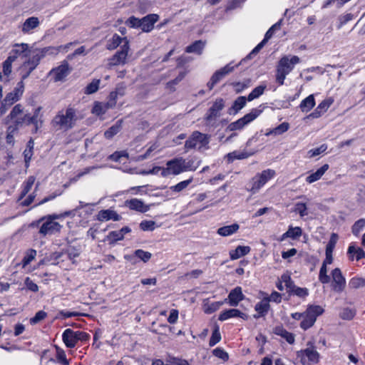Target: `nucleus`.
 <instances>
[{
    "label": "nucleus",
    "instance_id": "27",
    "mask_svg": "<svg viewBox=\"0 0 365 365\" xmlns=\"http://www.w3.org/2000/svg\"><path fill=\"white\" fill-rule=\"evenodd\" d=\"M329 168L328 164L322 165L316 172L311 173L306 178L307 182L311 184L321 179L324 174L328 170Z\"/></svg>",
    "mask_w": 365,
    "mask_h": 365
},
{
    "label": "nucleus",
    "instance_id": "39",
    "mask_svg": "<svg viewBox=\"0 0 365 365\" xmlns=\"http://www.w3.org/2000/svg\"><path fill=\"white\" fill-rule=\"evenodd\" d=\"M122 120H118L113 125H112L110 128H109L104 133V135L106 138L110 139L114 135H115L117 133L120 132L122 128Z\"/></svg>",
    "mask_w": 365,
    "mask_h": 365
},
{
    "label": "nucleus",
    "instance_id": "16",
    "mask_svg": "<svg viewBox=\"0 0 365 365\" xmlns=\"http://www.w3.org/2000/svg\"><path fill=\"white\" fill-rule=\"evenodd\" d=\"M333 279V289L336 292H341L346 286V280L339 268H335L331 272Z\"/></svg>",
    "mask_w": 365,
    "mask_h": 365
},
{
    "label": "nucleus",
    "instance_id": "3",
    "mask_svg": "<svg viewBox=\"0 0 365 365\" xmlns=\"http://www.w3.org/2000/svg\"><path fill=\"white\" fill-rule=\"evenodd\" d=\"M59 218L58 215H49L42 217L36 222L31 224V227H39V234L42 236L52 235L61 231L62 225L55 220Z\"/></svg>",
    "mask_w": 365,
    "mask_h": 365
},
{
    "label": "nucleus",
    "instance_id": "24",
    "mask_svg": "<svg viewBox=\"0 0 365 365\" xmlns=\"http://www.w3.org/2000/svg\"><path fill=\"white\" fill-rule=\"evenodd\" d=\"M24 113L25 112L24 106L21 104L19 103L13 107L10 113L7 116V118L13 121V125H16L19 118H21Z\"/></svg>",
    "mask_w": 365,
    "mask_h": 365
},
{
    "label": "nucleus",
    "instance_id": "11",
    "mask_svg": "<svg viewBox=\"0 0 365 365\" xmlns=\"http://www.w3.org/2000/svg\"><path fill=\"white\" fill-rule=\"evenodd\" d=\"M43 56V54H41L39 52L34 53L27 61L22 63L19 68V75L21 78V81L24 82V81L29 76L31 72L39 64Z\"/></svg>",
    "mask_w": 365,
    "mask_h": 365
},
{
    "label": "nucleus",
    "instance_id": "50",
    "mask_svg": "<svg viewBox=\"0 0 365 365\" xmlns=\"http://www.w3.org/2000/svg\"><path fill=\"white\" fill-rule=\"evenodd\" d=\"M192 181V178H190L186 180L181 181L178 182L177 185L171 186L170 189L175 192H180L182 190H185Z\"/></svg>",
    "mask_w": 365,
    "mask_h": 365
},
{
    "label": "nucleus",
    "instance_id": "59",
    "mask_svg": "<svg viewBox=\"0 0 365 365\" xmlns=\"http://www.w3.org/2000/svg\"><path fill=\"white\" fill-rule=\"evenodd\" d=\"M135 256L140 259L144 262H148L151 258V253L143 250H137L134 253Z\"/></svg>",
    "mask_w": 365,
    "mask_h": 365
},
{
    "label": "nucleus",
    "instance_id": "60",
    "mask_svg": "<svg viewBox=\"0 0 365 365\" xmlns=\"http://www.w3.org/2000/svg\"><path fill=\"white\" fill-rule=\"evenodd\" d=\"M18 129L16 126L9 125L7 128L6 142L9 144H14V134L17 132Z\"/></svg>",
    "mask_w": 365,
    "mask_h": 365
},
{
    "label": "nucleus",
    "instance_id": "1",
    "mask_svg": "<svg viewBox=\"0 0 365 365\" xmlns=\"http://www.w3.org/2000/svg\"><path fill=\"white\" fill-rule=\"evenodd\" d=\"M200 165V161L195 159L187 160L182 157L175 158L166 163V168L162 170L161 176L178 175L187 171H195Z\"/></svg>",
    "mask_w": 365,
    "mask_h": 365
},
{
    "label": "nucleus",
    "instance_id": "33",
    "mask_svg": "<svg viewBox=\"0 0 365 365\" xmlns=\"http://www.w3.org/2000/svg\"><path fill=\"white\" fill-rule=\"evenodd\" d=\"M250 250L249 246H237L235 250L230 252V258L232 260L237 259L247 255Z\"/></svg>",
    "mask_w": 365,
    "mask_h": 365
},
{
    "label": "nucleus",
    "instance_id": "30",
    "mask_svg": "<svg viewBox=\"0 0 365 365\" xmlns=\"http://www.w3.org/2000/svg\"><path fill=\"white\" fill-rule=\"evenodd\" d=\"M255 153V150L252 151H247L245 150H235L232 153H228L227 157L230 160H242L247 158L252 155H254Z\"/></svg>",
    "mask_w": 365,
    "mask_h": 365
},
{
    "label": "nucleus",
    "instance_id": "40",
    "mask_svg": "<svg viewBox=\"0 0 365 365\" xmlns=\"http://www.w3.org/2000/svg\"><path fill=\"white\" fill-rule=\"evenodd\" d=\"M349 288L351 289H357L365 287V279L361 277H352L349 281Z\"/></svg>",
    "mask_w": 365,
    "mask_h": 365
},
{
    "label": "nucleus",
    "instance_id": "57",
    "mask_svg": "<svg viewBox=\"0 0 365 365\" xmlns=\"http://www.w3.org/2000/svg\"><path fill=\"white\" fill-rule=\"evenodd\" d=\"M365 227V220L364 219H360L357 220L354 225L352 226V232L354 235L357 236L361 231Z\"/></svg>",
    "mask_w": 365,
    "mask_h": 365
},
{
    "label": "nucleus",
    "instance_id": "45",
    "mask_svg": "<svg viewBox=\"0 0 365 365\" xmlns=\"http://www.w3.org/2000/svg\"><path fill=\"white\" fill-rule=\"evenodd\" d=\"M15 61V56H8L3 62V73L4 76H9L12 71V63Z\"/></svg>",
    "mask_w": 365,
    "mask_h": 365
},
{
    "label": "nucleus",
    "instance_id": "42",
    "mask_svg": "<svg viewBox=\"0 0 365 365\" xmlns=\"http://www.w3.org/2000/svg\"><path fill=\"white\" fill-rule=\"evenodd\" d=\"M307 357L311 362L316 363L318 361L319 353L313 348H307L302 351V357Z\"/></svg>",
    "mask_w": 365,
    "mask_h": 365
},
{
    "label": "nucleus",
    "instance_id": "8",
    "mask_svg": "<svg viewBox=\"0 0 365 365\" xmlns=\"http://www.w3.org/2000/svg\"><path fill=\"white\" fill-rule=\"evenodd\" d=\"M24 92V83L20 81L16 84L14 90L8 93L4 100L1 101L0 107V113L4 114L8 109L16 102L19 101Z\"/></svg>",
    "mask_w": 365,
    "mask_h": 365
},
{
    "label": "nucleus",
    "instance_id": "26",
    "mask_svg": "<svg viewBox=\"0 0 365 365\" xmlns=\"http://www.w3.org/2000/svg\"><path fill=\"white\" fill-rule=\"evenodd\" d=\"M125 42L129 45V41L126 37L122 38L118 34H115L108 41L106 47L108 50H114L120 44L125 45Z\"/></svg>",
    "mask_w": 365,
    "mask_h": 365
},
{
    "label": "nucleus",
    "instance_id": "5",
    "mask_svg": "<svg viewBox=\"0 0 365 365\" xmlns=\"http://www.w3.org/2000/svg\"><path fill=\"white\" fill-rule=\"evenodd\" d=\"M159 20V16L155 14H148L142 19L130 16L125 24L134 29H140L143 32H150L154 28V24Z\"/></svg>",
    "mask_w": 365,
    "mask_h": 365
},
{
    "label": "nucleus",
    "instance_id": "32",
    "mask_svg": "<svg viewBox=\"0 0 365 365\" xmlns=\"http://www.w3.org/2000/svg\"><path fill=\"white\" fill-rule=\"evenodd\" d=\"M240 228L237 223H234L230 225L224 226L217 229V233L222 237L230 236L235 233Z\"/></svg>",
    "mask_w": 365,
    "mask_h": 365
},
{
    "label": "nucleus",
    "instance_id": "41",
    "mask_svg": "<svg viewBox=\"0 0 365 365\" xmlns=\"http://www.w3.org/2000/svg\"><path fill=\"white\" fill-rule=\"evenodd\" d=\"M36 180V178L33 175L29 176L22 185V190L20 198H23L31 190Z\"/></svg>",
    "mask_w": 365,
    "mask_h": 365
},
{
    "label": "nucleus",
    "instance_id": "64",
    "mask_svg": "<svg viewBox=\"0 0 365 365\" xmlns=\"http://www.w3.org/2000/svg\"><path fill=\"white\" fill-rule=\"evenodd\" d=\"M68 257L70 259L73 260L75 258L78 257L80 255L81 250L80 249L70 246L66 250Z\"/></svg>",
    "mask_w": 365,
    "mask_h": 365
},
{
    "label": "nucleus",
    "instance_id": "7",
    "mask_svg": "<svg viewBox=\"0 0 365 365\" xmlns=\"http://www.w3.org/2000/svg\"><path fill=\"white\" fill-rule=\"evenodd\" d=\"M275 171L272 169H267L261 173H257L250 181L247 190L252 194L257 193L259 190L271 179L275 176Z\"/></svg>",
    "mask_w": 365,
    "mask_h": 365
},
{
    "label": "nucleus",
    "instance_id": "43",
    "mask_svg": "<svg viewBox=\"0 0 365 365\" xmlns=\"http://www.w3.org/2000/svg\"><path fill=\"white\" fill-rule=\"evenodd\" d=\"M330 264L331 263H326V260H324L319 270V279L322 284H327L329 282L330 278L329 276L327 275V266Z\"/></svg>",
    "mask_w": 365,
    "mask_h": 365
},
{
    "label": "nucleus",
    "instance_id": "63",
    "mask_svg": "<svg viewBox=\"0 0 365 365\" xmlns=\"http://www.w3.org/2000/svg\"><path fill=\"white\" fill-rule=\"evenodd\" d=\"M354 19V15L352 14H346L344 15H341L339 16V25L338 29H341L344 24H346L349 21H351Z\"/></svg>",
    "mask_w": 365,
    "mask_h": 365
},
{
    "label": "nucleus",
    "instance_id": "56",
    "mask_svg": "<svg viewBox=\"0 0 365 365\" xmlns=\"http://www.w3.org/2000/svg\"><path fill=\"white\" fill-rule=\"evenodd\" d=\"M221 340V334L219 330V328L217 327L213 330L212 333V336L210 339L209 345L210 346H215L216 344H217Z\"/></svg>",
    "mask_w": 365,
    "mask_h": 365
},
{
    "label": "nucleus",
    "instance_id": "47",
    "mask_svg": "<svg viewBox=\"0 0 365 365\" xmlns=\"http://www.w3.org/2000/svg\"><path fill=\"white\" fill-rule=\"evenodd\" d=\"M101 81L99 79H93L86 88L84 93L90 95L96 93L98 88Z\"/></svg>",
    "mask_w": 365,
    "mask_h": 365
},
{
    "label": "nucleus",
    "instance_id": "21",
    "mask_svg": "<svg viewBox=\"0 0 365 365\" xmlns=\"http://www.w3.org/2000/svg\"><path fill=\"white\" fill-rule=\"evenodd\" d=\"M334 101L331 98L322 101L315 110L309 115V117L317 118L324 113L333 103Z\"/></svg>",
    "mask_w": 365,
    "mask_h": 365
},
{
    "label": "nucleus",
    "instance_id": "25",
    "mask_svg": "<svg viewBox=\"0 0 365 365\" xmlns=\"http://www.w3.org/2000/svg\"><path fill=\"white\" fill-rule=\"evenodd\" d=\"M273 333L276 335L280 336L290 344H292L294 342V335L287 331L282 326H277L274 327Z\"/></svg>",
    "mask_w": 365,
    "mask_h": 365
},
{
    "label": "nucleus",
    "instance_id": "34",
    "mask_svg": "<svg viewBox=\"0 0 365 365\" xmlns=\"http://www.w3.org/2000/svg\"><path fill=\"white\" fill-rule=\"evenodd\" d=\"M28 50L29 46L27 43H16L13 46L9 56H15L16 60L21 54L25 53V56H27Z\"/></svg>",
    "mask_w": 365,
    "mask_h": 365
},
{
    "label": "nucleus",
    "instance_id": "28",
    "mask_svg": "<svg viewBox=\"0 0 365 365\" xmlns=\"http://www.w3.org/2000/svg\"><path fill=\"white\" fill-rule=\"evenodd\" d=\"M270 307L269 299L267 297H264L262 301L258 302L255 307L258 315H255V318L264 316L269 311Z\"/></svg>",
    "mask_w": 365,
    "mask_h": 365
},
{
    "label": "nucleus",
    "instance_id": "18",
    "mask_svg": "<svg viewBox=\"0 0 365 365\" xmlns=\"http://www.w3.org/2000/svg\"><path fill=\"white\" fill-rule=\"evenodd\" d=\"M40 21L38 17L31 16L25 20V21L20 26L21 31L24 34L33 33V31L38 27Z\"/></svg>",
    "mask_w": 365,
    "mask_h": 365
},
{
    "label": "nucleus",
    "instance_id": "4",
    "mask_svg": "<svg viewBox=\"0 0 365 365\" xmlns=\"http://www.w3.org/2000/svg\"><path fill=\"white\" fill-rule=\"evenodd\" d=\"M300 63V58L297 56H284L282 57L277 66L276 81L279 85H283L286 76L292 72L294 66Z\"/></svg>",
    "mask_w": 365,
    "mask_h": 365
},
{
    "label": "nucleus",
    "instance_id": "37",
    "mask_svg": "<svg viewBox=\"0 0 365 365\" xmlns=\"http://www.w3.org/2000/svg\"><path fill=\"white\" fill-rule=\"evenodd\" d=\"M246 105V98L245 96H240L234 101L232 107L229 109L230 114H236Z\"/></svg>",
    "mask_w": 365,
    "mask_h": 365
},
{
    "label": "nucleus",
    "instance_id": "22",
    "mask_svg": "<svg viewBox=\"0 0 365 365\" xmlns=\"http://www.w3.org/2000/svg\"><path fill=\"white\" fill-rule=\"evenodd\" d=\"M121 217L114 210H102L98 212L97 215V220L98 221H108V220H113V221H119Z\"/></svg>",
    "mask_w": 365,
    "mask_h": 365
},
{
    "label": "nucleus",
    "instance_id": "36",
    "mask_svg": "<svg viewBox=\"0 0 365 365\" xmlns=\"http://www.w3.org/2000/svg\"><path fill=\"white\" fill-rule=\"evenodd\" d=\"M315 106V100L314 95H309L304 98L300 103L299 108L304 113L310 111Z\"/></svg>",
    "mask_w": 365,
    "mask_h": 365
},
{
    "label": "nucleus",
    "instance_id": "13",
    "mask_svg": "<svg viewBox=\"0 0 365 365\" xmlns=\"http://www.w3.org/2000/svg\"><path fill=\"white\" fill-rule=\"evenodd\" d=\"M262 113V110L259 108H253L252 110L245 115L242 118L238 119L237 120L231 123L227 129L230 131H234L237 130L242 129L246 125L253 121L255 118H257Z\"/></svg>",
    "mask_w": 365,
    "mask_h": 365
},
{
    "label": "nucleus",
    "instance_id": "35",
    "mask_svg": "<svg viewBox=\"0 0 365 365\" xmlns=\"http://www.w3.org/2000/svg\"><path fill=\"white\" fill-rule=\"evenodd\" d=\"M205 43L201 40L195 41L193 43L188 46L185 48L187 53H193L200 55L202 53Z\"/></svg>",
    "mask_w": 365,
    "mask_h": 365
},
{
    "label": "nucleus",
    "instance_id": "44",
    "mask_svg": "<svg viewBox=\"0 0 365 365\" xmlns=\"http://www.w3.org/2000/svg\"><path fill=\"white\" fill-rule=\"evenodd\" d=\"M283 19H280L278 21L276 24L272 25L268 31L266 32L264 37V42H267L269 39H270L272 36L274 35V32L276 31H278L281 29Z\"/></svg>",
    "mask_w": 365,
    "mask_h": 365
},
{
    "label": "nucleus",
    "instance_id": "51",
    "mask_svg": "<svg viewBox=\"0 0 365 365\" xmlns=\"http://www.w3.org/2000/svg\"><path fill=\"white\" fill-rule=\"evenodd\" d=\"M36 256V251L35 250H29L22 259V267H26L31 261H33Z\"/></svg>",
    "mask_w": 365,
    "mask_h": 365
},
{
    "label": "nucleus",
    "instance_id": "46",
    "mask_svg": "<svg viewBox=\"0 0 365 365\" xmlns=\"http://www.w3.org/2000/svg\"><path fill=\"white\" fill-rule=\"evenodd\" d=\"M266 88V86H259L254 88L252 92L247 96V101H252L255 98H259L261 95L263 94L264 90Z\"/></svg>",
    "mask_w": 365,
    "mask_h": 365
},
{
    "label": "nucleus",
    "instance_id": "38",
    "mask_svg": "<svg viewBox=\"0 0 365 365\" xmlns=\"http://www.w3.org/2000/svg\"><path fill=\"white\" fill-rule=\"evenodd\" d=\"M335 237H336V235L335 234H333L331 235V237L329 242V243L327 244V247H326V258L324 260H326V263H332V261H333V257H332V252H333V250H334V247L335 246Z\"/></svg>",
    "mask_w": 365,
    "mask_h": 365
},
{
    "label": "nucleus",
    "instance_id": "12",
    "mask_svg": "<svg viewBox=\"0 0 365 365\" xmlns=\"http://www.w3.org/2000/svg\"><path fill=\"white\" fill-rule=\"evenodd\" d=\"M88 338L89 336L86 332L75 331L71 329H66L62 334L63 341L68 348H73L78 341H86Z\"/></svg>",
    "mask_w": 365,
    "mask_h": 365
},
{
    "label": "nucleus",
    "instance_id": "23",
    "mask_svg": "<svg viewBox=\"0 0 365 365\" xmlns=\"http://www.w3.org/2000/svg\"><path fill=\"white\" fill-rule=\"evenodd\" d=\"M243 299L244 295L240 287H235L230 292L228 295L229 304L232 307L237 306L239 302H241Z\"/></svg>",
    "mask_w": 365,
    "mask_h": 365
},
{
    "label": "nucleus",
    "instance_id": "62",
    "mask_svg": "<svg viewBox=\"0 0 365 365\" xmlns=\"http://www.w3.org/2000/svg\"><path fill=\"white\" fill-rule=\"evenodd\" d=\"M56 358L58 362L63 365H68L69 362L66 359L65 351L58 347H56Z\"/></svg>",
    "mask_w": 365,
    "mask_h": 365
},
{
    "label": "nucleus",
    "instance_id": "9",
    "mask_svg": "<svg viewBox=\"0 0 365 365\" xmlns=\"http://www.w3.org/2000/svg\"><path fill=\"white\" fill-rule=\"evenodd\" d=\"M209 143L210 135L202 133L199 131H194L185 141V152L195 148L198 150H200L202 148L207 149Z\"/></svg>",
    "mask_w": 365,
    "mask_h": 365
},
{
    "label": "nucleus",
    "instance_id": "53",
    "mask_svg": "<svg viewBox=\"0 0 365 365\" xmlns=\"http://www.w3.org/2000/svg\"><path fill=\"white\" fill-rule=\"evenodd\" d=\"M287 232L289 233V238L292 240L298 239L302 235V230L299 227H289Z\"/></svg>",
    "mask_w": 365,
    "mask_h": 365
},
{
    "label": "nucleus",
    "instance_id": "61",
    "mask_svg": "<svg viewBox=\"0 0 365 365\" xmlns=\"http://www.w3.org/2000/svg\"><path fill=\"white\" fill-rule=\"evenodd\" d=\"M327 149V145L325 144L322 145L319 148L311 149L308 151L307 155L309 158H314L324 153Z\"/></svg>",
    "mask_w": 365,
    "mask_h": 365
},
{
    "label": "nucleus",
    "instance_id": "48",
    "mask_svg": "<svg viewBox=\"0 0 365 365\" xmlns=\"http://www.w3.org/2000/svg\"><path fill=\"white\" fill-rule=\"evenodd\" d=\"M106 240L110 244H114L118 241L123 240V237L119 230L112 231L106 236Z\"/></svg>",
    "mask_w": 365,
    "mask_h": 365
},
{
    "label": "nucleus",
    "instance_id": "29",
    "mask_svg": "<svg viewBox=\"0 0 365 365\" xmlns=\"http://www.w3.org/2000/svg\"><path fill=\"white\" fill-rule=\"evenodd\" d=\"M234 68L235 66H232L231 63H228L223 68L215 71L212 76V77L217 82H219L225 76L232 72L234 71Z\"/></svg>",
    "mask_w": 365,
    "mask_h": 365
},
{
    "label": "nucleus",
    "instance_id": "49",
    "mask_svg": "<svg viewBox=\"0 0 365 365\" xmlns=\"http://www.w3.org/2000/svg\"><path fill=\"white\" fill-rule=\"evenodd\" d=\"M294 212L298 213L301 217L308 215L307 207L304 202H297L294 205Z\"/></svg>",
    "mask_w": 365,
    "mask_h": 365
},
{
    "label": "nucleus",
    "instance_id": "54",
    "mask_svg": "<svg viewBox=\"0 0 365 365\" xmlns=\"http://www.w3.org/2000/svg\"><path fill=\"white\" fill-rule=\"evenodd\" d=\"M250 84V80L247 79L244 81L243 82H233L231 83V85L235 88V91L236 93H240L244 89L248 88Z\"/></svg>",
    "mask_w": 365,
    "mask_h": 365
},
{
    "label": "nucleus",
    "instance_id": "17",
    "mask_svg": "<svg viewBox=\"0 0 365 365\" xmlns=\"http://www.w3.org/2000/svg\"><path fill=\"white\" fill-rule=\"evenodd\" d=\"M129 51V45L125 42V45H122L120 50L111 58L110 64L113 66L117 65H123L126 62V58L128 56Z\"/></svg>",
    "mask_w": 365,
    "mask_h": 365
},
{
    "label": "nucleus",
    "instance_id": "52",
    "mask_svg": "<svg viewBox=\"0 0 365 365\" xmlns=\"http://www.w3.org/2000/svg\"><path fill=\"white\" fill-rule=\"evenodd\" d=\"M289 292L301 298H305L309 294V290L307 288L299 287L296 285Z\"/></svg>",
    "mask_w": 365,
    "mask_h": 365
},
{
    "label": "nucleus",
    "instance_id": "14",
    "mask_svg": "<svg viewBox=\"0 0 365 365\" xmlns=\"http://www.w3.org/2000/svg\"><path fill=\"white\" fill-rule=\"evenodd\" d=\"M71 68L68 61H63L58 66L52 68L49 71L48 76L54 82L62 81L71 73Z\"/></svg>",
    "mask_w": 365,
    "mask_h": 365
},
{
    "label": "nucleus",
    "instance_id": "20",
    "mask_svg": "<svg viewBox=\"0 0 365 365\" xmlns=\"http://www.w3.org/2000/svg\"><path fill=\"white\" fill-rule=\"evenodd\" d=\"M233 317H240L243 319H247L248 316L237 309H226L220 313L218 319L220 321H225Z\"/></svg>",
    "mask_w": 365,
    "mask_h": 365
},
{
    "label": "nucleus",
    "instance_id": "19",
    "mask_svg": "<svg viewBox=\"0 0 365 365\" xmlns=\"http://www.w3.org/2000/svg\"><path fill=\"white\" fill-rule=\"evenodd\" d=\"M125 205L132 210L140 212H145L150 210L149 205L144 204L142 200L137 198L125 200Z\"/></svg>",
    "mask_w": 365,
    "mask_h": 365
},
{
    "label": "nucleus",
    "instance_id": "58",
    "mask_svg": "<svg viewBox=\"0 0 365 365\" xmlns=\"http://www.w3.org/2000/svg\"><path fill=\"white\" fill-rule=\"evenodd\" d=\"M140 227L143 231H153L155 229V222L153 220H143L140 223Z\"/></svg>",
    "mask_w": 365,
    "mask_h": 365
},
{
    "label": "nucleus",
    "instance_id": "15",
    "mask_svg": "<svg viewBox=\"0 0 365 365\" xmlns=\"http://www.w3.org/2000/svg\"><path fill=\"white\" fill-rule=\"evenodd\" d=\"M224 108L225 101L221 98H217L207 110L205 115V120L210 122L215 120L218 116H220V113Z\"/></svg>",
    "mask_w": 365,
    "mask_h": 365
},
{
    "label": "nucleus",
    "instance_id": "2",
    "mask_svg": "<svg viewBox=\"0 0 365 365\" xmlns=\"http://www.w3.org/2000/svg\"><path fill=\"white\" fill-rule=\"evenodd\" d=\"M77 119L76 109L68 106L65 110H61L55 115L51 121V125L56 130L66 131L74 126Z\"/></svg>",
    "mask_w": 365,
    "mask_h": 365
},
{
    "label": "nucleus",
    "instance_id": "6",
    "mask_svg": "<svg viewBox=\"0 0 365 365\" xmlns=\"http://www.w3.org/2000/svg\"><path fill=\"white\" fill-rule=\"evenodd\" d=\"M42 108L38 106L34 110L32 115L28 113H25L21 118H19L17 121L16 127H22L23 125H33L34 128L32 130L33 133H36L38 130L42 127L43 123V114L41 113Z\"/></svg>",
    "mask_w": 365,
    "mask_h": 365
},
{
    "label": "nucleus",
    "instance_id": "55",
    "mask_svg": "<svg viewBox=\"0 0 365 365\" xmlns=\"http://www.w3.org/2000/svg\"><path fill=\"white\" fill-rule=\"evenodd\" d=\"M353 251H355V258L357 261L364 258L365 256V252L361 248H356L354 245H350L348 249V254L350 255H352Z\"/></svg>",
    "mask_w": 365,
    "mask_h": 365
},
{
    "label": "nucleus",
    "instance_id": "31",
    "mask_svg": "<svg viewBox=\"0 0 365 365\" xmlns=\"http://www.w3.org/2000/svg\"><path fill=\"white\" fill-rule=\"evenodd\" d=\"M112 108H113V103L112 104V103L107 104V103L95 102L92 108V113L96 115H102L105 114L108 109Z\"/></svg>",
    "mask_w": 365,
    "mask_h": 365
},
{
    "label": "nucleus",
    "instance_id": "10",
    "mask_svg": "<svg viewBox=\"0 0 365 365\" xmlns=\"http://www.w3.org/2000/svg\"><path fill=\"white\" fill-rule=\"evenodd\" d=\"M323 312L324 309L321 306L309 305L306 311L303 312L300 327L304 330L312 327L314 324L317 317L322 314Z\"/></svg>",
    "mask_w": 365,
    "mask_h": 365
}]
</instances>
